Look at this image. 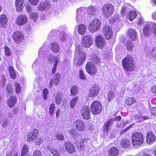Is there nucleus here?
Returning <instances> with one entry per match:
<instances>
[{
	"instance_id": "31",
	"label": "nucleus",
	"mask_w": 156,
	"mask_h": 156,
	"mask_svg": "<svg viewBox=\"0 0 156 156\" xmlns=\"http://www.w3.org/2000/svg\"><path fill=\"white\" fill-rule=\"evenodd\" d=\"M136 101L133 97H129L127 98L125 101V103L127 105L129 106L136 103Z\"/></svg>"
},
{
	"instance_id": "55",
	"label": "nucleus",
	"mask_w": 156,
	"mask_h": 156,
	"mask_svg": "<svg viewBox=\"0 0 156 156\" xmlns=\"http://www.w3.org/2000/svg\"><path fill=\"white\" fill-rule=\"evenodd\" d=\"M33 156H42V155L40 151L39 150H36L34 152Z\"/></svg>"
},
{
	"instance_id": "63",
	"label": "nucleus",
	"mask_w": 156,
	"mask_h": 156,
	"mask_svg": "<svg viewBox=\"0 0 156 156\" xmlns=\"http://www.w3.org/2000/svg\"><path fill=\"white\" fill-rule=\"evenodd\" d=\"M153 27L154 30V34L156 36V23L153 24Z\"/></svg>"
},
{
	"instance_id": "16",
	"label": "nucleus",
	"mask_w": 156,
	"mask_h": 156,
	"mask_svg": "<svg viewBox=\"0 0 156 156\" xmlns=\"http://www.w3.org/2000/svg\"><path fill=\"white\" fill-rule=\"evenodd\" d=\"M64 145L66 151L70 154H73L76 152V149L73 144L69 141L65 142Z\"/></svg>"
},
{
	"instance_id": "57",
	"label": "nucleus",
	"mask_w": 156,
	"mask_h": 156,
	"mask_svg": "<svg viewBox=\"0 0 156 156\" xmlns=\"http://www.w3.org/2000/svg\"><path fill=\"white\" fill-rule=\"evenodd\" d=\"M151 114L156 116V107H153L151 109Z\"/></svg>"
},
{
	"instance_id": "4",
	"label": "nucleus",
	"mask_w": 156,
	"mask_h": 156,
	"mask_svg": "<svg viewBox=\"0 0 156 156\" xmlns=\"http://www.w3.org/2000/svg\"><path fill=\"white\" fill-rule=\"evenodd\" d=\"M103 14L106 17L111 16L115 12L114 5L111 4L107 3L104 5L101 8Z\"/></svg>"
},
{
	"instance_id": "10",
	"label": "nucleus",
	"mask_w": 156,
	"mask_h": 156,
	"mask_svg": "<svg viewBox=\"0 0 156 156\" xmlns=\"http://www.w3.org/2000/svg\"><path fill=\"white\" fill-rule=\"evenodd\" d=\"M88 96L89 98L94 97L97 96L100 91V88L95 85H93L89 89Z\"/></svg>"
},
{
	"instance_id": "22",
	"label": "nucleus",
	"mask_w": 156,
	"mask_h": 156,
	"mask_svg": "<svg viewBox=\"0 0 156 156\" xmlns=\"http://www.w3.org/2000/svg\"><path fill=\"white\" fill-rule=\"evenodd\" d=\"M91 61V63L93 65L95 66L100 65L101 60L99 57L96 55L93 54L91 56V58L90 59Z\"/></svg>"
},
{
	"instance_id": "13",
	"label": "nucleus",
	"mask_w": 156,
	"mask_h": 156,
	"mask_svg": "<svg viewBox=\"0 0 156 156\" xmlns=\"http://www.w3.org/2000/svg\"><path fill=\"white\" fill-rule=\"evenodd\" d=\"M81 116L82 118L86 120L90 119V108L88 106L83 107L81 111Z\"/></svg>"
},
{
	"instance_id": "6",
	"label": "nucleus",
	"mask_w": 156,
	"mask_h": 156,
	"mask_svg": "<svg viewBox=\"0 0 156 156\" xmlns=\"http://www.w3.org/2000/svg\"><path fill=\"white\" fill-rule=\"evenodd\" d=\"M12 37L14 42L18 44L22 43L25 40L23 33L20 31L14 32L12 36Z\"/></svg>"
},
{
	"instance_id": "62",
	"label": "nucleus",
	"mask_w": 156,
	"mask_h": 156,
	"mask_svg": "<svg viewBox=\"0 0 156 156\" xmlns=\"http://www.w3.org/2000/svg\"><path fill=\"white\" fill-rule=\"evenodd\" d=\"M60 110L59 109H58L57 110L56 113V117H57V118L58 117L59 115V114H60Z\"/></svg>"
},
{
	"instance_id": "19",
	"label": "nucleus",
	"mask_w": 156,
	"mask_h": 156,
	"mask_svg": "<svg viewBox=\"0 0 156 156\" xmlns=\"http://www.w3.org/2000/svg\"><path fill=\"white\" fill-rule=\"evenodd\" d=\"M15 4L16 11L18 12H21L24 6V0H16Z\"/></svg>"
},
{
	"instance_id": "15",
	"label": "nucleus",
	"mask_w": 156,
	"mask_h": 156,
	"mask_svg": "<svg viewBox=\"0 0 156 156\" xmlns=\"http://www.w3.org/2000/svg\"><path fill=\"white\" fill-rule=\"evenodd\" d=\"M38 130L37 129H34L33 131L28 133L27 139V140L29 142L35 140L38 137Z\"/></svg>"
},
{
	"instance_id": "53",
	"label": "nucleus",
	"mask_w": 156,
	"mask_h": 156,
	"mask_svg": "<svg viewBox=\"0 0 156 156\" xmlns=\"http://www.w3.org/2000/svg\"><path fill=\"white\" fill-rule=\"evenodd\" d=\"M48 94V90L47 88H44L43 91V96L44 99L46 100L47 98V95Z\"/></svg>"
},
{
	"instance_id": "40",
	"label": "nucleus",
	"mask_w": 156,
	"mask_h": 156,
	"mask_svg": "<svg viewBox=\"0 0 156 156\" xmlns=\"http://www.w3.org/2000/svg\"><path fill=\"white\" fill-rule=\"evenodd\" d=\"M55 108V105L53 103H51L50 105L49 108V113L50 116H52L54 113Z\"/></svg>"
},
{
	"instance_id": "9",
	"label": "nucleus",
	"mask_w": 156,
	"mask_h": 156,
	"mask_svg": "<svg viewBox=\"0 0 156 156\" xmlns=\"http://www.w3.org/2000/svg\"><path fill=\"white\" fill-rule=\"evenodd\" d=\"M85 69L87 73L91 76H94L97 73L96 66L93 65L91 62H87L85 65Z\"/></svg>"
},
{
	"instance_id": "56",
	"label": "nucleus",
	"mask_w": 156,
	"mask_h": 156,
	"mask_svg": "<svg viewBox=\"0 0 156 156\" xmlns=\"http://www.w3.org/2000/svg\"><path fill=\"white\" fill-rule=\"evenodd\" d=\"M29 2L33 5H37L39 1V0H28Z\"/></svg>"
},
{
	"instance_id": "28",
	"label": "nucleus",
	"mask_w": 156,
	"mask_h": 156,
	"mask_svg": "<svg viewBox=\"0 0 156 156\" xmlns=\"http://www.w3.org/2000/svg\"><path fill=\"white\" fill-rule=\"evenodd\" d=\"M130 144V140L126 139H123L121 140L120 143V145L123 148H128Z\"/></svg>"
},
{
	"instance_id": "42",
	"label": "nucleus",
	"mask_w": 156,
	"mask_h": 156,
	"mask_svg": "<svg viewBox=\"0 0 156 156\" xmlns=\"http://www.w3.org/2000/svg\"><path fill=\"white\" fill-rule=\"evenodd\" d=\"M129 6H123L122 7L121 11V13L122 15H125L126 12L129 10Z\"/></svg>"
},
{
	"instance_id": "33",
	"label": "nucleus",
	"mask_w": 156,
	"mask_h": 156,
	"mask_svg": "<svg viewBox=\"0 0 156 156\" xmlns=\"http://www.w3.org/2000/svg\"><path fill=\"white\" fill-rule=\"evenodd\" d=\"M51 49L52 51L55 53H58L60 50V47L56 43H53L51 44Z\"/></svg>"
},
{
	"instance_id": "52",
	"label": "nucleus",
	"mask_w": 156,
	"mask_h": 156,
	"mask_svg": "<svg viewBox=\"0 0 156 156\" xmlns=\"http://www.w3.org/2000/svg\"><path fill=\"white\" fill-rule=\"evenodd\" d=\"M79 76L80 78L82 80H85L86 79V77L85 76L83 71L82 70H80L79 71Z\"/></svg>"
},
{
	"instance_id": "44",
	"label": "nucleus",
	"mask_w": 156,
	"mask_h": 156,
	"mask_svg": "<svg viewBox=\"0 0 156 156\" xmlns=\"http://www.w3.org/2000/svg\"><path fill=\"white\" fill-rule=\"evenodd\" d=\"M149 27L148 25H146L144 27L143 31V33L145 36L149 34Z\"/></svg>"
},
{
	"instance_id": "37",
	"label": "nucleus",
	"mask_w": 156,
	"mask_h": 156,
	"mask_svg": "<svg viewBox=\"0 0 156 156\" xmlns=\"http://www.w3.org/2000/svg\"><path fill=\"white\" fill-rule=\"evenodd\" d=\"M79 100V97L76 96L73 98L70 102V106L71 108H73L76 105L77 101Z\"/></svg>"
},
{
	"instance_id": "2",
	"label": "nucleus",
	"mask_w": 156,
	"mask_h": 156,
	"mask_svg": "<svg viewBox=\"0 0 156 156\" xmlns=\"http://www.w3.org/2000/svg\"><path fill=\"white\" fill-rule=\"evenodd\" d=\"M132 143L133 146H138L142 145L144 142V138L141 133L136 132L131 135Z\"/></svg>"
},
{
	"instance_id": "61",
	"label": "nucleus",
	"mask_w": 156,
	"mask_h": 156,
	"mask_svg": "<svg viewBox=\"0 0 156 156\" xmlns=\"http://www.w3.org/2000/svg\"><path fill=\"white\" fill-rule=\"evenodd\" d=\"M26 10L29 12H30L31 11V7L29 5H27L26 7Z\"/></svg>"
},
{
	"instance_id": "48",
	"label": "nucleus",
	"mask_w": 156,
	"mask_h": 156,
	"mask_svg": "<svg viewBox=\"0 0 156 156\" xmlns=\"http://www.w3.org/2000/svg\"><path fill=\"white\" fill-rule=\"evenodd\" d=\"M13 87L10 85H8L6 87V90L8 94H10L14 91Z\"/></svg>"
},
{
	"instance_id": "51",
	"label": "nucleus",
	"mask_w": 156,
	"mask_h": 156,
	"mask_svg": "<svg viewBox=\"0 0 156 156\" xmlns=\"http://www.w3.org/2000/svg\"><path fill=\"white\" fill-rule=\"evenodd\" d=\"M15 91L16 94L19 93L21 91V88L20 84L18 83H15Z\"/></svg>"
},
{
	"instance_id": "27",
	"label": "nucleus",
	"mask_w": 156,
	"mask_h": 156,
	"mask_svg": "<svg viewBox=\"0 0 156 156\" xmlns=\"http://www.w3.org/2000/svg\"><path fill=\"white\" fill-rule=\"evenodd\" d=\"M76 27H77L78 33L81 35L84 34L87 29L86 26L83 24H79Z\"/></svg>"
},
{
	"instance_id": "3",
	"label": "nucleus",
	"mask_w": 156,
	"mask_h": 156,
	"mask_svg": "<svg viewBox=\"0 0 156 156\" xmlns=\"http://www.w3.org/2000/svg\"><path fill=\"white\" fill-rule=\"evenodd\" d=\"M90 110L92 113L94 115L100 114L102 110V105L98 101H93L90 105Z\"/></svg>"
},
{
	"instance_id": "8",
	"label": "nucleus",
	"mask_w": 156,
	"mask_h": 156,
	"mask_svg": "<svg viewBox=\"0 0 156 156\" xmlns=\"http://www.w3.org/2000/svg\"><path fill=\"white\" fill-rule=\"evenodd\" d=\"M103 32L107 40H109L112 37L113 32L111 26L105 25L103 27Z\"/></svg>"
},
{
	"instance_id": "46",
	"label": "nucleus",
	"mask_w": 156,
	"mask_h": 156,
	"mask_svg": "<svg viewBox=\"0 0 156 156\" xmlns=\"http://www.w3.org/2000/svg\"><path fill=\"white\" fill-rule=\"evenodd\" d=\"M126 46V48L128 51H132L133 46L131 43L129 42V41L127 42Z\"/></svg>"
},
{
	"instance_id": "35",
	"label": "nucleus",
	"mask_w": 156,
	"mask_h": 156,
	"mask_svg": "<svg viewBox=\"0 0 156 156\" xmlns=\"http://www.w3.org/2000/svg\"><path fill=\"white\" fill-rule=\"evenodd\" d=\"M96 10L95 7L93 6H90L87 8V12L90 15H94Z\"/></svg>"
},
{
	"instance_id": "34",
	"label": "nucleus",
	"mask_w": 156,
	"mask_h": 156,
	"mask_svg": "<svg viewBox=\"0 0 156 156\" xmlns=\"http://www.w3.org/2000/svg\"><path fill=\"white\" fill-rule=\"evenodd\" d=\"M9 70L11 78L15 79L16 77V74L13 67L11 66H9Z\"/></svg>"
},
{
	"instance_id": "43",
	"label": "nucleus",
	"mask_w": 156,
	"mask_h": 156,
	"mask_svg": "<svg viewBox=\"0 0 156 156\" xmlns=\"http://www.w3.org/2000/svg\"><path fill=\"white\" fill-rule=\"evenodd\" d=\"M4 48L5 49V55L8 56H10L12 55V52L9 48L8 47L5 46L4 47Z\"/></svg>"
},
{
	"instance_id": "17",
	"label": "nucleus",
	"mask_w": 156,
	"mask_h": 156,
	"mask_svg": "<svg viewBox=\"0 0 156 156\" xmlns=\"http://www.w3.org/2000/svg\"><path fill=\"white\" fill-rule=\"evenodd\" d=\"M95 42L96 46L100 48H103L105 43L104 39L101 35H98L96 37Z\"/></svg>"
},
{
	"instance_id": "39",
	"label": "nucleus",
	"mask_w": 156,
	"mask_h": 156,
	"mask_svg": "<svg viewBox=\"0 0 156 156\" xmlns=\"http://www.w3.org/2000/svg\"><path fill=\"white\" fill-rule=\"evenodd\" d=\"M51 153L52 154V156H61L59 152L56 148L51 147L49 149Z\"/></svg>"
},
{
	"instance_id": "41",
	"label": "nucleus",
	"mask_w": 156,
	"mask_h": 156,
	"mask_svg": "<svg viewBox=\"0 0 156 156\" xmlns=\"http://www.w3.org/2000/svg\"><path fill=\"white\" fill-rule=\"evenodd\" d=\"M60 94L59 92L57 93L55 97V102L57 105H59L61 102V98L60 97Z\"/></svg>"
},
{
	"instance_id": "12",
	"label": "nucleus",
	"mask_w": 156,
	"mask_h": 156,
	"mask_svg": "<svg viewBox=\"0 0 156 156\" xmlns=\"http://www.w3.org/2000/svg\"><path fill=\"white\" fill-rule=\"evenodd\" d=\"M73 126L76 130L79 131H83L85 128L84 122L80 119L76 120L74 122Z\"/></svg>"
},
{
	"instance_id": "50",
	"label": "nucleus",
	"mask_w": 156,
	"mask_h": 156,
	"mask_svg": "<svg viewBox=\"0 0 156 156\" xmlns=\"http://www.w3.org/2000/svg\"><path fill=\"white\" fill-rule=\"evenodd\" d=\"M126 122L122 121L121 122H118L117 124V127L119 128L124 127L127 124Z\"/></svg>"
},
{
	"instance_id": "64",
	"label": "nucleus",
	"mask_w": 156,
	"mask_h": 156,
	"mask_svg": "<svg viewBox=\"0 0 156 156\" xmlns=\"http://www.w3.org/2000/svg\"><path fill=\"white\" fill-rule=\"evenodd\" d=\"M150 117H149L147 116H143L142 117V119L144 120H146L148 119H150Z\"/></svg>"
},
{
	"instance_id": "36",
	"label": "nucleus",
	"mask_w": 156,
	"mask_h": 156,
	"mask_svg": "<svg viewBox=\"0 0 156 156\" xmlns=\"http://www.w3.org/2000/svg\"><path fill=\"white\" fill-rule=\"evenodd\" d=\"M113 122V120L112 119H110L105 123L104 125V128L105 131H106L107 132L108 131L109 126L112 125Z\"/></svg>"
},
{
	"instance_id": "14",
	"label": "nucleus",
	"mask_w": 156,
	"mask_h": 156,
	"mask_svg": "<svg viewBox=\"0 0 156 156\" xmlns=\"http://www.w3.org/2000/svg\"><path fill=\"white\" fill-rule=\"evenodd\" d=\"M27 16L24 14H21L18 16L16 20V23L17 25L21 26L27 23Z\"/></svg>"
},
{
	"instance_id": "11",
	"label": "nucleus",
	"mask_w": 156,
	"mask_h": 156,
	"mask_svg": "<svg viewBox=\"0 0 156 156\" xmlns=\"http://www.w3.org/2000/svg\"><path fill=\"white\" fill-rule=\"evenodd\" d=\"M93 40L91 37L87 35L84 36L82 40V45L85 48H88L92 45Z\"/></svg>"
},
{
	"instance_id": "58",
	"label": "nucleus",
	"mask_w": 156,
	"mask_h": 156,
	"mask_svg": "<svg viewBox=\"0 0 156 156\" xmlns=\"http://www.w3.org/2000/svg\"><path fill=\"white\" fill-rule=\"evenodd\" d=\"M0 80L2 83H5L6 81L5 76L3 75H2L0 77Z\"/></svg>"
},
{
	"instance_id": "60",
	"label": "nucleus",
	"mask_w": 156,
	"mask_h": 156,
	"mask_svg": "<svg viewBox=\"0 0 156 156\" xmlns=\"http://www.w3.org/2000/svg\"><path fill=\"white\" fill-rule=\"evenodd\" d=\"M121 117L120 116H116L114 119V120L115 121H119L121 119Z\"/></svg>"
},
{
	"instance_id": "18",
	"label": "nucleus",
	"mask_w": 156,
	"mask_h": 156,
	"mask_svg": "<svg viewBox=\"0 0 156 156\" xmlns=\"http://www.w3.org/2000/svg\"><path fill=\"white\" fill-rule=\"evenodd\" d=\"M156 140V136L151 131L147 133L146 141L147 144H151L154 142Z\"/></svg>"
},
{
	"instance_id": "47",
	"label": "nucleus",
	"mask_w": 156,
	"mask_h": 156,
	"mask_svg": "<svg viewBox=\"0 0 156 156\" xmlns=\"http://www.w3.org/2000/svg\"><path fill=\"white\" fill-rule=\"evenodd\" d=\"M35 141V144L37 145L40 146L43 142V139L41 137L37 138L35 140H34Z\"/></svg>"
},
{
	"instance_id": "20",
	"label": "nucleus",
	"mask_w": 156,
	"mask_h": 156,
	"mask_svg": "<svg viewBox=\"0 0 156 156\" xmlns=\"http://www.w3.org/2000/svg\"><path fill=\"white\" fill-rule=\"evenodd\" d=\"M60 74L58 73H57L54 76V79L50 80L49 82L50 86L51 87L53 83L55 86L58 85L60 81Z\"/></svg>"
},
{
	"instance_id": "54",
	"label": "nucleus",
	"mask_w": 156,
	"mask_h": 156,
	"mask_svg": "<svg viewBox=\"0 0 156 156\" xmlns=\"http://www.w3.org/2000/svg\"><path fill=\"white\" fill-rule=\"evenodd\" d=\"M56 138L58 140L60 141H63L64 140V136L62 134H58L56 135Z\"/></svg>"
},
{
	"instance_id": "24",
	"label": "nucleus",
	"mask_w": 156,
	"mask_h": 156,
	"mask_svg": "<svg viewBox=\"0 0 156 156\" xmlns=\"http://www.w3.org/2000/svg\"><path fill=\"white\" fill-rule=\"evenodd\" d=\"M137 15V12L135 10L130 11L127 14L126 18L131 21H132Z\"/></svg>"
},
{
	"instance_id": "23",
	"label": "nucleus",
	"mask_w": 156,
	"mask_h": 156,
	"mask_svg": "<svg viewBox=\"0 0 156 156\" xmlns=\"http://www.w3.org/2000/svg\"><path fill=\"white\" fill-rule=\"evenodd\" d=\"M119 150L116 147H110L108 151V155L110 156H117L119 154Z\"/></svg>"
},
{
	"instance_id": "1",
	"label": "nucleus",
	"mask_w": 156,
	"mask_h": 156,
	"mask_svg": "<svg viewBox=\"0 0 156 156\" xmlns=\"http://www.w3.org/2000/svg\"><path fill=\"white\" fill-rule=\"evenodd\" d=\"M122 64L124 69L127 72L133 71L136 66L134 58L130 55H127L123 58Z\"/></svg>"
},
{
	"instance_id": "30",
	"label": "nucleus",
	"mask_w": 156,
	"mask_h": 156,
	"mask_svg": "<svg viewBox=\"0 0 156 156\" xmlns=\"http://www.w3.org/2000/svg\"><path fill=\"white\" fill-rule=\"evenodd\" d=\"M54 60L55 62L52 70V74H54L56 71L59 62V59L58 57L55 56L54 58Z\"/></svg>"
},
{
	"instance_id": "32",
	"label": "nucleus",
	"mask_w": 156,
	"mask_h": 156,
	"mask_svg": "<svg viewBox=\"0 0 156 156\" xmlns=\"http://www.w3.org/2000/svg\"><path fill=\"white\" fill-rule=\"evenodd\" d=\"M70 96L74 97L75 96L78 92V89L77 86L75 85H73L70 89Z\"/></svg>"
},
{
	"instance_id": "45",
	"label": "nucleus",
	"mask_w": 156,
	"mask_h": 156,
	"mask_svg": "<svg viewBox=\"0 0 156 156\" xmlns=\"http://www.w3.org/2000/svg\"><path fill=\"white\" fill-rule=\"evenodd\" d=\"M38 17V15L36 12H32L29 14V18L33 19L34 21H36Z\"/></svg>"
},
{
	"instance_id": "25",
	"label": "nucleus",
	"mask_w": 156,
	"mask_h": 156,
	"mask_svg": "<svg viewBox=\"0 0 156 156\" xmlns=\"http://www.w3.org/2000/svg\"><path fill=\"white\" fill-rule=\"evenodd\" d=\"M17 98L15 96H11L8 100L7 105L10 108L13 107L16 102Z\"/></svg>"
},
{
	"instance_id": "59",
	"label": "nucleus",
	"mask_w": 156,
	"mask_h": 156,
	"mask_svg": "<svg viewBox=\"0 0 156 156\" xmlns=\"http://www.w3.org/2000/svg\"><path fill=\"white\" fill-rule=\"evenodd\" d=\"M151 91L153 94H156V86H152L151 88Z\"/></svg>"
},
{
	"instance_id": "26",
	"label": "nucleus",
	"mask_w": 156,
	"mask_h": 156,
	"mask_svg": "<svg viewBox=\"0 0 156 156\" xmlns=\"http://www.w3.org/2000/svg\"><path fill=\"white\" fill-rule=\"evenodd\" d=\"M8 19L6 16L2 14L0 15V25L1 26L5 27L7 25Z\"/></svg>"
},
{
	"instance_id": "7",
	"label": "nucleus",
	"mask_w": 156,
	"mask_h": 156,
	"mask_svg": "<svg viewBox=\"0 0 156 156\" xmlns=\"http://www.w3.org/2000/svg\"><path fill=\"white\" fill-rule=\"evenodd\" d=\"M75 58H78V60L76 64L78 66L82 65L85 61L86 58V54L83 51L76 50L75 52Z\"/></svg>"
},
{
	"instance_id": "21",
	"label": "nucleus",
	"mask_w": 156,
	"mask_h": 156,
	"mask_svg": "<svg viewBox=\"0 0 156 156\" xmlns=\"http://www.w3.org/2000/svg\"><path fill=\"white\" fill-rule=\"evenodd\" d=\"M137 32L136 31L133 29H129L127 32V34L132 41H134L137 37Z\"/></svg>"
},
{
	"instance_id": "38",
	"label": "nucleus",
	"mask_w": 156,
	"mask_h": 156,
	"mask_svg": "<svg viewBox=\"0 0 156 156\" xmlns=\"http://www.w3.org/2000/svg\"><path fill=\"white\" fill-rule=\"evenodd\" d=\"M29 152L28 147L27 145L24 144L23 146L21 153V156H25Z\"/></svg>"
},
{
	"instance_id": "5",
	"label": "nucleus",
	"mask_w": 156,
	"mask_h": 156,
	"mask_svg": "<svg viewBox=\"0 0 156 156\" xmlns=\"http://www.w3.org/2000/svg\"><path fill=\"white\" fill-rule=\"evenodd\" d=\"M101 24L100 20L98 19L92 20L90 22L88 28L92 32L97 31L100 28Z\"/></svg>"
},
{
	"instance_id": "49",
	"label": "nucleus",
	"mask_w": 156,
	"mask_h": 156,
	"mask_svg": "<svg viewBox=\"0 0 156 156\" xmlns=\"http://www.w3.org/2000/svg\"><path fill=\"white\" fill-rule=\"evenodd\" d=\"M114 94L112 91H109L108 94V99L109 101L112 100L114 97Z\"/></svg>"
},
{
	"instance_id": "29",
	"label": "nucleus",
	"mask_w": 156,
	"mask_h": 156,
	"mask_svg": "<svg viewBox=\"0 0 156 156\" xmlns=\"http://www.w3.org/2000/svg\"><path fill=\"white\" fill-rule=\"evenodd\" d=\"M88 139L83 138L82 139L78 144L77 147L78 149H80L81 150H83L85 147V145L84 143L87 144Z\"/></svg>"
}]
</instances>
